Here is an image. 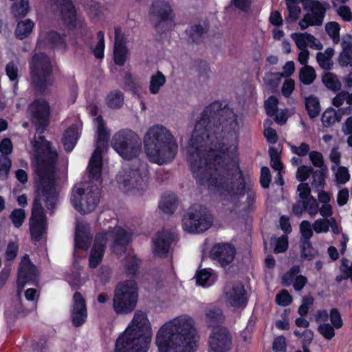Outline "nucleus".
<instances>
[{
	"mask_svg": "<svg viewBox=\"0 0 352 352\" xmlns=\"http://www.w3.org/2000/svg\"><path fill=\"white\" fill-rule=\"evenodd\" d=\"M237 127L233 110L214 101L201 113L187 147V161L197 183L214 187L221 195L230 197H242L246 192L239 164L226 157L230 149L228 140Z\"/></svg>",
	"mask_w": 352,
	"mask_h": 352,
	"instance_id": "f257e3e1",
	"label": "nucleus"
},
{
	"mask_svg": "<svg viewBox=\"0 0 352 352\" xmlns=\"http://www.w3.org/2000/svg\"><path fill=\"white\" fill-rule=\"evenodd\" d=\"M34 145L36 152V166L34 171L38 176L36 182V196L34 197L31 217L30 218V232L33 241H40L47 229V219L41 204L43 199L45 205L51 213L54 212L58 202V192L56 188V166L58 153L52 151L50 144Z\"/></svg>",
	"mask_w": 352,
	"mask_h": 352,
	"instance_id": "f03ea898",
	"label": "nucleus"
},
{
	"mask_svg": "<svg viewBox=\"0 0 352 352\" xmlns=\"http://www.w3.org/2000/svg\"><path fill=\"white\" fill-rule=\"evenodd\" d=\"M196 329L192 318L183 316L165 323L157 331L159 352H195Z\"/></svg>",
	"mask_w": 352,
	"mask_h": 352,
	"instance_id": "7ed1b4c3",
	"label": "nucleus"
},
{
	"mask_svg": "<svg viewBox=\"0 0 352 352\" xmlns=\"http://www.w3.org/2000/svg\"><path fill=\"white\" fill-rule=\"evenodd\" d=\"M144 148L148 160L158 165L172 162L178 152L176 138L162 124L151 126L144 137Z\"/></svg>",
	"mask_w": 352,
	"mask_h": 352,
	"instance_id": "20e7f679",
	"label": "nucleus"
},
{
	"mask_svg": "<svg viewBox=\"0 0 352 352\" xmlns=\"http://www.w3.org/2000/svg\"><path fill=\"white\" fill-rule=\"evenodd\" d=\"M151 338V324L146 315L136 311L130 324L116 339L114 352H148Z\"/></svg>",
	"mask_w": 352,
	"mask_h": 352,
	"instance_id": "39448f33",
	"label": "nucleus"
},
{
	"mask_svg": "<svg viewBox=\"0 0 352 352\" xmlns=\"http://www.w3.org/2000/svg\"><path fill=\"white\" fill-rule=\"evenodd\" d=\"M30 81L36 95L45 96L54 84L53 65L44 52L35 53L29 62Z\"/></svg>",
	"mask_w": 352,
	"mask_h": 352,
	"instance_id": "423d86ee",
	"label": "nucleus"
},
{
	"mask_svg": "<svg viewBox=\"0 0 352 352\" xmlns=\"http://www.w3.org/2000/svg\"><path fill=\"white\" fill-rule=\"evenodd\" d=\"M27 113L30 122L35 128L36 133L38 134V136L37 138L35 136L34 140L31 142L34 152V168H36L37 161L36 152L34 147L36 144H38L44 147L43 145L49 143L50 150L57 153L56 150L53 147L52 142L46 140L45 137L43 135L50 125L51 109L48 101L45 99L42 98H35L28 104Z\"/></svg>",
	"mask_w": 352,
	"mask_h": 352,
	"instance_id": "0eeeda50",
	"label": "nucleus"
},
{
	"mask_svg": "<svg viewBox=\"0 0 352 352\" xmlns=\"http://www.w3.org/2000/svg\"><path fill=\"white\" fill-rule=\"evenodd\" d=\"M138 287L135 280H125L118 283L114 289L112 306L118 315L132 313L138 303Z\"/></svg>",
	"mask_w": 352,
	"mask_h": 352,
	"instance_id": "6e6552de",
	"label": "nucleus"
},
{
	"mask_svg": "<svg viewBox=\"0 0 352 352\" xmlns=\"http://www.w3.org/2000/svg\"><path fill=\"white\" fill-rule=\"evenodd\" d=\"M111 146L124 160L137 158L142 151V143L138 134L124 129L116 132L111 140Z\"/></svg>",
	"mask_w": 352,
	"mask_h": 352,
	"instance_id": "1a4fd4ad",
	"label": "nucleus"
},
{
	"mask_svg": "<svg viewBox=\"0 0 352 352\" xmlns=\"http://www.w3.org/2000/svg\"><path fill=\"white\" fill-rule=\"evenodd\" d=\"M148 173L140 162L125 166L118 177V182L126 191L144 192L148 184Z\"/></svg>",
	"mask_w": 352,
	"mask_h": 352,
	"instance_id": "9d476101",
	"label": "nucleus"
},
{
	"mask_svg": "<svg viewBox=\"0 0 352 352\" xmlns=\"http://www.w3.org/2000/svg\"><path fill=\"white\" fill-rule=\"evenodd\" d=\"M212 223V216L200 204L190 206L182 219L184 230L189 233H202L210 228Z\"/></svg>",
	"mask_w": 352,
	"mask_h": 352,
	"instance_id": "9b49d317",
	"label": "nucleus"
},
{
	"mask_svg": "<svg viewBox=\"0 0 352 352\" xmlns=\"http://www.w3.org/2000/svg\"><path fill=\"white\" fill-rule=\"evenodd\" d=\"M100 192L97 186H88L87 188L73 189L70 201L73 207L82 214L91 212L95 210L100 201Z\"/></svg>",
	"mask_w": 352,
	"mask_h": 352,
	"instance_id": "f8f14e48",
	"label": "nucleus"
},
{
	"mask_svg": "<svg viewBox=\"0 0 352 352\" xmlns=\"http://www.w3.org/2000/svg\"><path fill=\"white\" fill-rule=\"evenodd\" d=\"M303 9L309 12L306 13L298 22L301 30L309 26H320L322 25L327 10L329 8L327 2L321 3L318 0H300Z\"/></svg>",
	"mask_w": 352,
	"mask_h": 352,
	"instance_id": "ddd939ff",
	"label": "nucleus"
},
{
	"mask_svg": "<svg viewBox=\"0 0 352 352\" xmlns=\"http://www.w3.org/2000/svg\"><path fill=\"white\" fill-rule=\"evenodd\" d=\"M150 14L158 18L155 28L160 35L168 32L173 26V10L170 4L164 0L153 1Z\"/></svg>",
	"mask_w": 352,
	"mask_h": 352,
	"instance_id": "4468645a",
	"label": "nucleus"
},
{
	"mask_svg": "<svg viewBox=\"0 0 352 352\" xmlns=\"http://www.w3.org/2000/svg\"><path fill=\"white\" fill-rule=\"evenodd\" d=\"M232 345V336L229 329L223 326L212 328L208 338V346L212 352H228Z\"/></svg>",
	"mask_w": 352,
	"mask_h": 352,
	"instance_id": "2eb2a0df",
	"label": "nucleus"
},
{
	"mask_svg": "<svg viewBox=\"0 0 352 352\" xmlns=\"http://www.w3.org/2000/svg\"><path fill=\"white\" fill-rule=\"evenodd\" d=\"M236 256L235 247L228 243L214 244L210 250V258L223 268L230 265Z\"/></svg>",
	"mask_w": 352,
	"mask_h": 352,
	"instance_id": "dca6fc26",
	"label": "nucleus"
},
{
	"mask_svg": "<svg viewBox=\"0 0 352 352\" xmlns=\"http://www.w3.org/2000/svg\"><path fill=\"white\" fill-rule=\"evenodd\" d=\"M59 8L60 19L69 30H75L78 25L77 11L72 0H50Z\"/></svg>",
	"mask_w": 352,
	"mask_h": 352,
	"instance_id": "f3484780",
	"label": "nucleus"
},
{
	"mask_svg": "<svg viewBox=\"0 0 352 352\" xmlns=\"http://www.w3.org/2000/svg\"><path fill=\"white\" fill-rule=\"evenodd\" d=\"M36 266L31 261L29 256H23L19 265L17 276V292L20 294L28 283L36 281Z\"/></svg>",
	"mask_w": 352,
	"mask_h": 352,
	"instance_id": "a211bd4d",
	"label": "nucleus"
},
{
	"mask_svg": "<svg viewBox=\"0 0 352 352\" xmlns=\"http://www.w3.org/2000/svg\"><path fill=\"white\" fill-rule=\"evenodd\" d=\"M224 295L228 303L234 308H243L248 304L247 292L242 283H234L230 286H226Z\"/></svg>",
	"mask_w": 352,
	"mask_h": 352,
	"instance_id": "6ab92c4d",
	"label": "nucleus"
},
{
	"mask_svg": "<svg viewBox=\"0 0 352 352\" xmlns=\"http://www.w3.org/2000/svg\"><path fill=\"white\" fill-rule=\"evenodd\" d=\"M74 304L71 310V319L75 327L82 326L87 320V310L85 299L79 292L73 296Z\"/></svg>",
	"mask_w": 352,
	"mask_h": 352,
	"instance_id": "aec40b11",
	"label": "nucleus"
},
{
	"mask_svg": "<svg viewBox=\"0 0 352 352\" xmlns=\"http://www.w3.org/2000/svg\"><path fill=\"white\" fill-rule=\"evenodd\" d=\"M173 241V234L167 230L158 231L153 241V253L159 257H166Z\"/></svg>",
	"mask_w": 352,
	"mask_h": 352,
	"instance_id": "412c9836",
	"label": "nucleus"
},
{
	"mask_svg": "<svg viewBox=\"0 0 352 352\" xmlns=\"http://www.w3.org/2000/svg\"><path fill=\"white\" fill-rule=\"evenodd\" d=\"M107 243V237L104 234H97L90 251L89 265L91 268H96L102 262Z\"/></svg>",
	"mask_w": 352,
	"mask_h": 352,
	"instance_id": "4be33fe9",
	"label": "nucleus"
},
{
	"mask_svg": "<svg viewBox=\"0 0 352 352\" xmlns=\"http://www.w3.org/2000/svg\"><path fill=\"white\" fill-rule=\"evenodd\" d=\"M341 45L342 51L338 56V63L342 67H352V36L346 34L343 38Z\"/></svg>",
	"mask_w": 352,
	"mask_h": 352,
	"instance_id": "5701e85b",
	"label": "nucleus"
},
{
	"mask_svg": "<svg viewBox=\"0 0 352 352\" xmlns=\"http://www.w3.org/2000/svg\"><path fill=\"white\" fill-rule=\"evenodd\" d=\"M95 121L97 123L98 134L95 149L96 153H102V148L107 146L110 134L105 126V123L102 116H98L95 119Z\"/></svg>",
	"mask_w": 352,
	"mask_h": 352,
	"instance_id": "b1692460",
	"label": "nucleus"
},
{
	"mask_svg": "<svg viewBox=\"0 0 352 352\" xmlns=\"http://www.w3.org/2000/svg\"><path fill=\"white\" fill-rule=\"evenodd\" d=\"M102 153H96L94 151L89 163V178L91 180L102 182Z\"/></svg>",
	"mask_w": 352,
	"mask_h": 352,
	"instance_id": "393cba45",
	"label": "nucleus"
},
{
	"mask_svg": "<svg viewBox=\"0 0 352 352\" xmlns=\"http://www.w3.org/2000/svg\"><path fill=\"white\" fill-rule=\"evenodd\" d=\"M78 138V126L75 124H72L65 131L62 138V143L67 153H69L74 149Z\"/></svg>",
	"mask_w": 352,
	"mask_h": 352,
	"instance_id": "a878e982",
	"label": "nucleus"
},
{
	"mask_svg": "<svg viewBox=\"0 0 352 352\" xmlns=\"http://www.w3.org/2000/svg\"><path fill=\"white\" fill-rule=\"evenodd\" d=\"M111 234L113 239L112 244L113 250L118 247L125 249L130 241V237L127 232L121 227H117L115 228Z\"/></svg>",
	"mask_w": 352,
	"mask_h": 352,
	"instance_id": "bb28decb",
	"label": "nucleus"
},
{
	"mask_svg": "<svg viewBox=\"0 0 352 352\" xmlns=\"http://www.w3.org/2000/svg\"><path fill=\"white\" fill-rule=\"evenodd\" d=\"M141 265L142 260L136 255L126 257L124 263V270L126 276L131 278H136Z\"/></svg>",
	"mask_w": 352,
	"mask_h": 352,
	"instance_id": "cd10ccee",
	"label": "nucleus"
},
{
	"mask_svg": "<svg viewBox=\"0 0 352 352\" xmlns=\"http://www.w3.org/2000/svg\"><path fill=\"white\" fill-rule=\"evenodd\" d=\"M30 10L29 0H16L10 7V12L16 20L25 18Z\"/></svg>",
	"mask_w": 352,
	"mask_h": 352,
	"instance_id": "c85d7f7f",
	"label": "nucleus"
},
{
	"mask_svg": "<svg viewBox=\"0 0 352 352\" xmlns=\"http://www.w3.org/2000/svg\"><path fill=\"white\" fill-rule=\"evenodd\" d=\"M34 28V23L30 19L18 21L14 30L15 37L19 40L28 38L31 34Z\"/></svg>",
	"mask_w": 352,
	"mask_h": 352,
	"instance_id": "c756f323",
	"label": "nucleus"
},
{
	"mask_svg": "<svg viewBox=\"0 0 352 352\" xmlns=\"http://www.w3.org/2000/svg\"><path fill=\"white\" fill-rule=\"evenodd\" d=\"M178 200L176 195L168 194L162 197L159 208L164 213L172 214L177 207Z\"/></svg>",
	"mask_w": 352,
	"mask_h": 352,
	"instance_id": "7c9ffc66",
	"label": "nucleus"
},
{
	"mask_svg": "<svg viewBox=\"0 0 352 352\" xmlns=\"http://www.w3.org/2000/svg\"><path fill=\"white\" fill-rule=\"evenodd\" d=\"M334 55V50L331 47L327 48L324 52H318L316 60L319 66L325 70L329 71L333 69V62L332 58Z\"/></svg>",
	"mask_w": 352,
	"mask_h": 352,
	"instance_id": "2f4dec72",
	"label": "nucleus"
},
{
	"mask_svg": "<svg viewBox=\"0 0 352 352\" xmlns=\"http://www.w3.org/2000/svg\"><path fill=\"white\" fill-rule=\"evenodd\" d=\"M305 109L311 119L317 118L321 111L320 101L318 97L311 95L305 99Z\"/></svg>",
	"mask_w": 352,
	"mask_h": 352,
	"instance_id": "473e14b6",
	"label": "nucleus"
},
{
	"mask_svg": "<svg viewBox=\"0 0 352 352\" xmlns=\"http://www.w3.org/2000/svg\"><path fill=\"white\" fill-rule=\"evenodd\" d=\"M206 323L208 327H217L223 323L225 317L219 309H210L206 311Z\"/></svg>",
	"mask_w": 352,
	"mask_h": 352,
	"instance_id": "72a5a7b5",
	"label": "nucleus"
},
{
	"mask_svg": "<svg viewBox=\"0 0 352 352\" xmlns=\"http://www.w3.org/2000/svg\"><path fill=\"white\" fill-rule=\"evenodd\" d=\"M328 167H324L316 170L314 169L311 174L312 186L317 188L318 190H323L326 186V179L328 175Z\"/></svg>",
	"mask_w": 352,
	"mask_h": 352,
	"instance_id": "f704fd0d",
	"label": "nucleus"
},
{
	"mask_svg": "<svg viewBox=\"0 0 352 352\" xmlns=\"http://www.w3.org/2000/svg\"><path fill=\"white\" fill-rule=\"evenodd\" d=\"M300 248V258L302 260L311 261L319 254L318 250L313 247L310 241H302Z\"/></svg>",
	"mask_w": 352,
	"mask_h": 352,
	"instance_id": "c9c22d12",
	"label": "nucleus"
},
{
	"mask_svg": "<svg viewBox=\"0 0 352 352\" xmlns=\"http://www.w3.org/2000/svg\"><path fill=\"white\" fill-rule=\"evenodd\" d=\"M286 5L289 11V14L285 17L288 23L296 22L301 13V9L298 3H301L300 0H285Z\"/></svg>",
	"mask_w": 352,
	"mask_h": 352,
	"instance_id": "e433bc0d",
	"label": "nucleus"
},
{
	"mask_svg": "<svg viewBox=\"0 0 352 352\" xmlns=\"http://www.w3.org/2000/svg\"><path fill=\"white\" fill-rule=\"evenodd\" d=\"M106 102L110 109H120L124 103V95L120 90L112 91L107 95Z\"/></svg>",
	"mask_w": 352,
	"mask_h": 352,
	"instance_id": "4c0bfd02",
	"label": "nucleus"
},
{
	"mask_svg": "<svg viewBox=\"0 0 352 352\" xmlns=\"http://www.w3.org/2000/svg\"><path fill=\"white\" fill-rule=\"evenodd\" d=\"M322 82L329 90L338 91L341 89V83L337 76L331 72H326L322 76Z\"/></svg>",
	"mask_w": 352,
	"mask_h": 352,
	"instance_id": "58836bf2",
	"label": "nucleus"
},
{
	"mask_svg": "<svg viewBox=\"0 0 352 352\" xmlns=\"http://www.w3.org/2000/svg\"><path fill=\"white\" fill-rule=\"evenodd\" d=\"M316 78L314 68L309 65L302 67L299 72V79L305 85H309L314 82Z\"/></svg>",
	"mask_w": 352,
	"mask_h": 352,
	"instance_id": "ea45409f",
	"label": "nucleus"
},
{
	"mask_svg": "<svg viewBox=\"0 0 352 352\" xmlns=\"http://www.w3.org/2000/svg\"><path fill=\"white\" fill-rule=\"evenodd\" d=\"M204 24L206 27L199 23L192 25L188 30H186V34L193 43H197L204 34L208 31V23L204 22Z\"/></svg>",
	"mask_w": 352,
	"mask_h": 352,
	"instance_id": "a19ab883",
	"label": "nucleus"
},
{
	"mask_svg": "<svg viewBox=\"0 0 352 352\" xmlns=\"http://www.w3.org/2000/svg\"><path fill=\"white\" fill-rule=\"evenodd\" d=\"M340 120L341 116L337 113L331 107L326 109L321 118V122L325 127H329L336 122H340Z\"/></svg>",
	"mask_w": 352,
	"mask_h": 352,
	"instance_id": "79ce46f5",
	"label": "nucleus"
},
{
	"mask_svg": "<svg viewBox=\"0 0 352 352\" xmlns=\"http://www.w3.org/2000/svg\"><path fill=\"white\" fill-rule=\"evenodd\" d=\"M166 82V78L164 75L158 71L155 75L151 78L149 90L152 94H157L159 93L160 87H162Z\"/></svg>",
	"mask_w": 352,
	"mask_h": 352,
	"instance_id": "37998d69",
	"label": "nucleus"
},
{
	"mask_svg": "<svg viewBox=\"0 0 352 352\" xmlns=\"http://www.w3.org/2000/svg\"><path fill=\"white\" fill-rule=\"evenodd\" d=\"M140 88V83L137 78L132 76L131 72H127L124 76V86L123 89L125 91H129L133 94H137Z\"/></svg>",
	"mask_w": 352,
	"mask_h": 352,
	"instance_id": "c03bdc74",
	"label": "nucleus"
},
{
	"mask_svg": "<svg viewBox=\"0 0 352 352\" xmlns=\"http://www.w3.org/2000/svg\"><path fill=\"white\" fill-rule=\"evenodd\" d=\"M325 31L329 37L332 39L334 44L340 42V25L338 22L330 21L325 25Z\"/></svg>",
	"mask_w": 352,
	"mask_h": 352,
	"instance_id": "a18cd8bd",
	"label": "nucleus"
},
{
	"mask_svg": "<svg viewBox=\"0 0 352 352\" xmlns=\"http://www.w3.org/2000/svg\"><path fill=\"white\" fill-rule=\"evenodd\" d=\"M75 250H87L89 247V241L87 237L86 233L77 229L74 236Z\"/></svg>",
	"mask_w": 352,
	"mask_h": 352,
	"instance_id": "49530a36",
	"label": "nucleus"
},
{
	"mask_svg": "<svg viewBox=\"0 0 352 352\" xmlns=\"http://www.w3.org/2000/svg\"><path fill=\"white\" fill-rule=\"evenodd\" d=\"M49 42L52 45L54 48H60L65 50L67 43L63 36L56 31L52 30L49 32L47 35Z\"/></svg>",
	"mask_w": 352,
	"mask_h": 352,
	"instance_id": "de8ad7c7",
	"label": "nucleus"
},
{
	"mask_svg": "<svg viewBox=\"0 0 352 352\" xmlns=\"http://www.w3.org/2000/svg\"><path fill=\"white\" fill-rule=\"evenodd\" d=\"M211 273L207 269L197 270L195 278L197 285L209 287L212 285L210 282Z\"/></svg>",
	"mask_w": 352,
	"mask_h": 352,
	"instance_id": "09e8293b",
	"label": "nucleus"
},
{
	"mask_svg": "<svg viewBox=\"0 0 352 352\" xmlns=\"http://www.w3.org/2000/svg\"><path fill=\"white\" fill-rule=\"evenodd\" d=\"M129 50L127 47H113V60L116 65L118 66L124 65Z\"/></svg>",
	"mask_w": 352,
	"mask_h": 352,
	"instance_id": "8fccbe9b",
	"label": "nucleus"
},
{
	"mask_svg": "<svg viewBox=\"0 0 352 352\" xmlns=\"http://www.w3.org/2000/svg\"><path fill=\"white\" fill-rule=\"evenodd\" d=\"M25 216V212L23 208H16L11 212L10 219L14 226L19 228L23 225Z\"/></svg>",
	"mask_w": 352,
	"mask_h": 352,
	"instance_id": "3c124183",
	"label": "nucleus"
},
{
	"mask_svg": "<svg viewBox=\"0 0 352 352\" xmlns=\"http://www.w3.org/2000/svg\"><path fill=\"white\" fill-rule=\"evenodd\" d=\"M300 272V267L299 265L292 266L287 272H286L283 275L282 284L285 286L291 285Z\"/></svg>",
	"mask_w": 352,
	"mask_h": 352,
	"instance_id": "603ef678",
	"label": "nucleus"
},
{
	"mask_svg": "<svg viewBox=\"0 0 352 352\" xmlns=\"http://www.w3.org/2000/svg\"><path fill=\"white\" fill-rule=\"evenodd\" d=\"M278 100L274 96H270L265 102V109L266 114L270 116L276 115L278 112Z\"/></svg>",
	"mask_w": 352,
	"mask_h": 352,
	"instance_id": "864d4df0",
	"label": "nucleus"
},
{
	"mask_svg": "<svg viewBox=\"0 0 352 352\" xmlns=\"http://www.w3.org/2000/svg\"><path fill=\"white\" fill-rule=\"evenodd\" d=\"M336 180L339 184H344L350 180L351 175L348 168L345 166H339L335 174Z\"/></svg>",
	"mask_w": 352,
	"mask_h": 352,
	"instance_id": "5fc2aeb1",
	"label": "nucleus"
},
{
	"mask_svg": "<svg viewBox=\"0 0 352 352\" xmlns=\"http://www.w3.org/2000/svg\"><path fill=\"white\" fill-rule=\"evenodd\" d=\"M334 328L331 324L324 322L318 326V331L326 340H329L335 336Z\"/></svg>",
	"mask_w": 352,
	"mask_h": 352,
	"instance_id": "6e6d98bb",
	"label": "nucleus"
},
{
	"mask_svg": "<svg viewBox=\"0 0 352 352\" xmlns=\"http://www.w3.org/2000/svg\"><path fill=\"white\" fill-rule=\"evenodd\" d=\"M315 37L309 33H300L296 35V44L297 47L302 50L306 49L307 42H312L315 40Z\"/></svg>",
	"mask_w": 352,
	"mask_h": 352,
	"instance_id": "4d7b16f0",
	"label": "nucleus"
},
{
	"mask_svg": "<svg viewBox=\"0 0 352 352\" xmlns=\"http://www.w3.org/2000/svg\"><path fill=\"white\" fill-rule=\"evenodd\" d=\"M314 168L311 166L302 165L299 166L296 172V178L301 183H304L312 174Z\"/></svg>",
	"mask_w": 352,
	"mask_h": 352,
	"instance_id": "13d9d810",
	"label": "nucleus"
},
{
	"mask_svg": "<svg viewBox=\"0 0 352 352\" xmlns=\"http://www.w3.org/2000/svg\"><path fill=\"white\" fill-rule=\"evenodd\" d=\"M329 318L331 325L335 329H340L343 326V321L341 317V314L337 308H332L330 310Z\"/></svg>",
	"mask_w": 352,
	"mask_h": 352,
	"instance_id": "bf43d9fd",
	"label": "nucleus"
},
{
	"mask_svg": "<svg viewBox=\"0 0 352 352\" xmlns=\"http://www.w3.org/2000/svg\"><path fill=\"white\" fill-rule=\"evenodd\" d=\"M272 181V175L268 167L263 166L261 169L260 184L263 188L267 189L270 187Z\"/></svg>",
	"mask_w": 352,
	"mask_h": 352,
	"instance_id": "052dcab7",
	"label": "nucleus"
},
{
	"mask_svg": "<svg viewBox=\"0 0 352 352\" xmlns=\"http://www.w3.org/2000/svg\"><path fill=\"white\" fill-rule=\"evenodd\" d=\"M314 230L318 233L327 232L329 230V219H318L313 223Z\"/></svg>",
	"mask_w": 352,
	"mask_h": 352,
	"instance_id": "680f3d73",
	"label": "nucleus"
},
{
	"mask_svg": "<svg viewBox=\"0 0 352 352\" xmlns=\"http://www.w3.org/2000/svg\"><path fill=\"white\" fill-rule=\"evenodd\" d=\"M6 72L10 81L18 82L19 69L13 61H10L6 65Z\"/></svg>",
	"mask_w": 352,
	"mask_h": 352,
	"instance_id": "e2e57ef3",
	"label": "nucleus"
},
{
	"mask_svg": "<svg viewBox=\"0 0 352 352\" xmlns=\"http://www.w3.org/2000/svg\"><path fill=\"white\" fill-rule=\"evenodd\" d=\"M309 156L312 164L315 167L319 168L327 167V166L324 164L323 156L320 152L315 151H311L309 153Z\"/></svg>",
	"mask_w": 352,
	"mask_h": 352,
	"instance_id": "0e129e2a",
	"label": "nucleus"
},
{
	"mask_svg": "<svg viewBox=\"0 0 352 352\" xmlns=\"http://www.w3.org/2000/svg\"><path fill=\"white\" fill-rule=\"evenodd\" d=\"M300 230L303 241H310L313 236V228L309 221L304 220L300 224Z\"/></svg>",
	"mask_w": 352,
	"mask_h": 352,
	"instance_id": "69168bd1",
	"label": "nucleus"
},
{
	"mask_svg": "<svg viewBox=\"0 0 352 352\" xmlns=\"http://www.w3.org/2000/svg\"><path fill=\"white\" fill-rule=\"evenodd\" d=\"M292 297L289 294V293L285 289L282 290L276 296V302L280 306H288L292 303Z\"/></svg>",
	"mask_w": 352,
	"mask_h": 352,
	"instance_id": "338daca9",
	"label": "nucleus"
},
{
	"mask_svg": "<svg viewBox=\"0 0 352 352\" xmlns=\"http://www.w3.org/2000/svg\"><path fill=\"white\" fill-rule=\"evenodd\" d=\"M288 247V237L287 235H283L276 240L274 252L275 254L283 253L287 251Z\"/></svg>",
	"mask_w": 352,
	"mask_h": 352,
	"instance_id": "774afa93",
	"label": "nucleus"
}]
</instances>
